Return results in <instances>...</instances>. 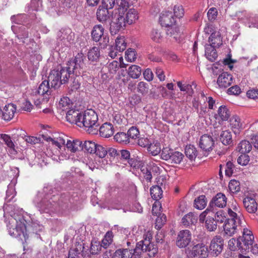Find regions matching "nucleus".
Here are the masks:
<instances>
[{
	"mask_svg": "<svg viewBox=\"0 0 258 258\" xmlns=\"http://www.w3.org/2000/svg\"><path fill=\"white\" fill-rule=\"evenodd\" d=\"M7 226L9 234L19 239L22 243L26 242L28 239V233H35L40 229L38 224L26 219L24 216L9 218Z\"/></svg>",
	"mask_w": 258,
	"mask_h": 258,
	"instance_id": "1",
	"label": "nucleus"
},
{
	"mask_svg": "<svg viewBox=\"0 0 258 258\" xmlns=\"http://www.w3.org/2000/svg\"><path fill=\"white\" fill-rule=\"evenodd\" d=\"M138 19V12L134 9H129L126 14L121 13L120 12L118 14H115L112 16V20L110 23L111 34H116L122 28L125 26L126 24H132Z\"/></svg>",
	"mask_w": 258,
	"mask_h": 258,
	"instance_id": "2",
	"label": "nucleus"
},
{
	"mask_svg": "<svg viewBox=\"0 0 258 258\" xmlns=\"http://www.w3.org/2000/svg\"><path fill=\"white\" fill-rule=\"evenodd\" d=\"M80 118L81 120L78 122V126L84 127L89 134H97L99 124L98 122V115L94 110H85L82 113Z\"/></svg>",
	"mask_w": 258,
	"mask_h": 258,
	"instance_id": "3",
	"label": "nucleus"
},
{
	"mask_svg": "<svg viewBox=\"0 0 258 258\" xmlns=\"http://www.w3.org/2000/svg\"><path fill=\"white\" fill-rule=\"evenodd\" d=\"M235 211L228 209L227 212L230 217L225 222L223 226L224 235L232 236L237 231V227L241 224V216L238 209L235 207Z\"/></svg>",
	"mask_w": 258,
	"mask_h": 258,
	"instance_id": "4",
	"label": "nucleus"
},
{
	"mask_svg": "<svg viewBox=\"0 0 258 258\" xmlns=\"http://www.w3.org/2000/svg\"><path fill=\"white\" fill-rule=\"evenodd\" d=\"M133 249L132 253L134 255L142 257L143 252H147L150 257L154 256L158 252V247L151 242L149 237L145 238L143 240L136 243V247Z\"/></svg>",
	"mask_w": 258,
	"mask_h": 258,
	"instance_id": "5",
	"label": "nucleus"
},
{
	"mask_svg": "<svg viewBox=\"0 0 258 258\" xmlns=\"http://www.w3.org/2000/svg\"><path fill=\"white\" fill-rule=\"evenodd\" d=\"M57 199V196L47 195L38 203L37 206L41 212L50 213L55 210Z\"/></svg>",
	"mask_w": 258,
	"mask_h": 258,
	"instance_id": "6",
	"label": "nucleus"
},
{
	"mask_svg": "<svg viewBox=\"0 0 258 258\" xmlns=\"http://www.w3.org/2000/svg\"><path fill=\"white\" fill-rule=\"evenodd\" d=\"M254 236L251 231L247 228H244L242 236L238 238L237 246L241 252L247 251L253 243Z\"/></svg>",
	"mask_w": 258,
	"mask_h": 258,
	"instance_id": "7",
	"label": "nucleus"
},
{
	"mask_svg": "<svg viewBox=\"0 0 258 258\" xmlns=\"http://www.w3.org/2000/svg\"><path fill=\"white\" fill-rule=\"evenodd\" d=\"M184 155L180 152L174 151L173 150L164 148L161 154V159L169 163L179 164L183 160Z\"/></svg>",
	"mask_w": 258,
	"mask_h": 258,
	"instance_id": "8",
	"label": "nucleus"
},
{
	"mask_svg": "<svg viewBox=\"0 0 258 258\" xmlns=\"http://www.w3.org/2000/svg\"><path fill=\"white\" fill-rule=\"evenodd\" d=\"M185 253L188 258L199 256L200 258H206L208 256V247L204 243H198L191 248L188 247L185 249Z\"/></svg>",
	"mask_w": 258,
	"mask_h": 258,
	"instance_id": "9",
	"label": "nucleus"
},
{
	"mask_svg": "<svg viewBox=\"0 0 258 258\" xmlns=\"http://www.w3.org/2000/svg\"><path fill=\"white\" fill-rule=\"evenodd\" d=\"M86 59V56L82 52L78 53L75 57L74 59H71L68 61V64L70 66V69H73L77 73L78 72V76L82 73L87 71L88 69L86 68L84 61Z\"/></svg>",
	"mask_w": 258,
	"mask_h": 258,
	"instance_id": "10",
	"label": "nucleus"
},
{
	"mask_svg": "<svg viewBox=\"0 0 258 258\" xmlns=\"http://www.w3.org/2000/svg\"><path fill=\"white\" fill-rule=\"evenodd\" d=\"M191 233L188 230L180 231L176 239V245L179 248H185L191 241Z\"/></svg>",
	"mask_w": 258,
	"mask_h": 258,
	"instance_id": "11",
	"label": "nucleus"
},
{
	"mask_svg": "<svg viewBox=\"0 0 258 258\" xmlns=\"http://www.w3.org/2000/svg\"><path fill=\"white\" fill-rule=\"evenodd\" d=\"M223 247L224 239L221 236L216 235L211 240L209 248L213 255L218 256L222 252Z\"/></svg>",
	"mask_w": 258,
	"mask_h": 258,
	"instance_id": "12",
	"label": "nucleus"
},
{
	"mask_svg": "<svg viewBox=\"0 0 258 258\" xmlns=\"http://www.w3.org/2000/svg\"><path fill=\"white\" fill-rule=\"evenodd\" d=\"M199 146L205 153H208L213 149L214 141L211 136L204 135L201 137Z\"/></svg>",
	"mask_w": 258,
	"mask_h": 258,
	"instance_id": "13",
	"label": "nucleus"
},
{
	"mask_svg": "<svg viewBox=\"0 0 258 258\" xmlns=\"http://www.w3.org/2000/svg\"><path fill=\"white\" fill-rule=\"evenodd\" d=\"M159 21L162 26L170 27L176 22V19L170 11L163 12L159 18Z\"/></svg>",
	"mask_w": 258,
	"mask_h": 258,
	"instance_id": "14",
	"label": "nucleus"
},
{
	"mask_svg": "<svg viewBox=\"0 0 258 258\" xmlns=\"http://www.w3.org/2000/svg\"><path fill=\"white\" fill-rule=\"evenodd\" d=\"M227 198L221 192L218 193L212 200L209 204V208L214 210V207L223 208L226 206Z\"/></svg>",
	"mask_w": 258,
	"mask_h": 258,
	"instance_id": "15",
	"label": "nucleus"
},
{
	"mask_svg": "<svg viewBox=\"0 0 258 258\" xmlns=\"http://www.w3.org/2000/svg\"><path fill=\"white\" fill-rule=\"evenodd\" d=\"M58 77H60V83L64 84L68 82L69 78H70V75L73 73L76 76H78V72L74 71L73 69H70V66L67 64L66 68L60 67V69H58Z\"/></svg>",
	"mask_w": 258,
	"mask_h": 258,
	"instance_id": "16",
	"label": "nucleus"
},
{
	"mask_svg": "<svg viewBox=\"0 0 258 258\" xmlns=\"http://www.w3.org/2000/svg\"><path fill=\"white\" fill-rule=\"evenodd\" d=\"M217 84L220 88H227L233 82V77L231 74L223 72L220 75L217 79Z\"/></svg>",
	"mask_w": 258,
	"mask_h": 258,
	"instance_id": "17",
	"label": "nucleus"
},
{
	"mask_svg": "<svg viewBox=\"0 0 258 258\" xmlns=\"http://www.w3.org/2000/svg\"><path fill=\"white\" fill-rule=\"evenodd\" d=\"M16 111V106L14 104H8L4 108L2 112V117L6 121H10L14 116Z\"/></svg>",
	"mask_w": 258,
	"mask_h": 258,
	"instance_id": "18",
	"label": "nucleus"
},
{
	"mask_svg": "<svg viewBox=\"0 0 258 258\" xmlns=\"http://www.w3.org/2000/svg\"><path fill=\"white\" fill-rule=\"evenodd\" d=\"M243 205L249 213H254L257 210V204L251 196H247L243 200Z\"/></svg>",
	"mask_w": 258,
	"mask_h": 258,
	"instance_id": "19",
	"label": "nucleus"
},
{
	"mask_svg": "<svg viewBox=\"0 0 258 258\" xmlns=\"http://www.w3.org/2000/svg\"><path fill=\"white\" fill-rule=\"evenodd\" d=\"M73 34L70 29L60 31L57 33L58 39L65 46H68L72 40Z\"/></svg>",
	"mask_w": 258,
	"mask_h": 258,
	"instance_id": "20",
	"label": "nucleus"
},
{
	"mask_svg": "<svg viewBox=\"0 0 258 258\" xmlns=\"http://www.w3.org/2000/svg\"><path fill=\"white\" fill-rule=\"evenodd\" d=\"M60 77H58V70H52L48 77V80L49 84H51V88L54 89L58 88L61 84L60 80Z\"/></svg>",
	"mask_w": 258,
	"mask_h": 258,
	"instance_id": "21",
	"label": "nucleus"
},
{
	"mask_svg": "<svg viewBox=\"0 0 258 258\" xmlns=\"http://www.w3.org/2000/svg\"><path fill=\"white\" fill-rule=\"evenodd\" d=\"M82 113L79 110L75 109H69L66 113V119L67 121L71 123H75L78 125V123L81 120V115Z\"/></svg>",
	"mask_w": 258,
	"mask_h": 258,
	"instance_id": "22",
	"label": "nucleus"
},
{
	"mask_svg": "<svg viewBox=\"0 0 258 258\" xmlns=\"http://www.w3.org/2000/svg\"><path fill=\"white\" fill-rule=\"evenodd\" d=\"M97 20L102 23L106 22L110 17V12L106 8L100 6L97 11Z\"/></svg>",
	"mask_w": 258,
	"mask_h": 258,
	"instance_id": "23",
	"label": "nucleus"
},
{
	"mask_svg": "<svg viewBox=\"0 0 258 258\" xmlns=\"http://www.w3.org/2000/svg\"><path fill=\"white\" fill-rule=\"evenodd\" d=\"M99 130L100 136L104 138L110 137L114 133L113 126L110 123L106 122L103 124L99 127Z\"/></svg>",
	"mask_w": 258,
	"mask_h": 258,
	"instance_id": "24",
	"label": "nucleus"
},
{
	"mask_svg": "<svg viewBox=\"0 0 258 258\" xmlns=\"http://www.w3.org/2000/svg\"><path fill=\"white\" fill-rule=\"evenodd\" d=\"M16 134L18 136H20L23 139H25V141L27 143L31 144H36L39 143L41 142V139L40 138H37L32 136H26L25 135L26 132L22 130H17Z\"/></svg>",
	"mask_w": 258,
	"mask_h": 258,
	"instance_id": "25",
	"label": "nucleus"
},
{
	"mask_svg": "<svg viewBox=\"0 0 258 258\" xmlns=\"http://www.w3.org/2000/svg\"><path fill=\"white\" fill-rule=\"evenodd\" d=\"M209 42L211 46L215 47H219L222 44L221 35L218 32H215L211 34L209 38Z\"/></svg>",
	"mask_w": 258,
	"mask_h": 258,
	"instance_id": "26",
	"label": "nucleus"
},
{
	"mask_svg": "<svg viewBox=\"0 0 258 258\" xmlns=\"http://www.w3.org/2000/svg\"><path fill=\"white\" fill-rule=\"evenodd\" d=\"M104 29L101 25H96L94 26L91 32L93 40L96 42L99 41L103 36Z\"/></svg>",
	"mask_w": 258,
	"mask_h": 258,
	"instance_id": "27",
	"label": "nucleus"
},
{
	"mask_svg": "<svg viewBox=\"0 0 258 258\" xmlns=\"http://www.w3.org/2000/svg\"><path fill=\"white\" fill-rule=\"evenodd\" d=\"M198 220V215L190 212L185 215L182 219V223L185 226L195 225Z\"/></svg>",
	"mask_w": 258,
	"mask_h": 258,
	"instance_id": "28",
	"label": "nucleus"
},
{
	"mask_svg": "<svg viewBox=\"0 0 258 258\" xmlns=\"http://www.w3.org/2000/svg\"><path fill=\"white\" fill-rule=\"evenodd\" d=\"M216 48L209 44L205 46V56L212 62L214 61L218 56Z\"/></svg>",
	"mask_w": 258,
	"mask_h": 258,
	"instance_id": "29",
	"label": "nucleus"
},
{
	"mask_svg": "<svg viewBox=\"0 0 258 258\" xmlns=\"http://www.w3.org/2000/svg\"><path fill=\"white\" fill-rule=\"evenodd\" d=\"M230 116V112L225 106H221L218 110V114H215V118L217 119L219 117L221 120L226 121Z\"/></svg>",
	"mask_w": 258,
	"mask_h": 258,
	"instance_id": "30",
	"label": "nucleus"
},
{
	"mask_svg": "<svg viewBox=\"0 0 258 258\" xmlns=\"http://www.w3.org/2000/svg\"><path fill=\"white\" fill-rule=\"evenodd\" d=\"M148 151L153 156L158 155L161 152V145L157 141L151 142L147 148Z\"/></svg>",
	"mask_w": 258,
	"mask_h": 258,
	"instance_id": "31",
	"label": "nucleus"
},
{
	"mask_svg": "<svg viewBox=\"0 0 258 258\" xmlns=\"http://www.w3.org/2000/svg\"><path fill=\"white\" fill-rule=\"evenodd\" d=\"M237 149L241 153H247L252 149L251 143L247 140L241 141L238 145Z\"/></svg>",
	"mask_w": 258,
	"mask_h": 258,
	"instance_id": "32",
	"label": "nucleus"
},
{
	"mask_svg": "<svg viewBox=\"0 0 258 258\" xmlns=\"http://www.w3.org/2000/svg\"><path fill=\"white\" fill-rule=\"evenodd\" d=\"M141 68L137 65H132L128 69V74L133 79H138L141 76Z\"/></svg>",
	"mask_w": 258,
	"mask_h": 258,
	"instance_id": "33",
	"label": "nucleus"
},
{
	"mask_svg": "<svg viewBox=\"0 0 258 258\" xmlns=\"http://www.w3.org/2000/svg\"><path fill=\"white\" fill-rule=\"evenodd\" d=\"M100 56V51L97 47H93L88 52V58L89 61L94 62H97Z\"/></svg>",
	"mask_w": 258,
	"mask_h": 258,
	"instance_id": "34",
	"label": "nucleus"
},
{
	"mask_svg": "<svg viewBox=\"0 0 258 258\" xmlns=\"http://www.w3.org/2000/svg\"><path fill=\"white\" fill-rule=\"evenodd\" d=\"M220 140L223 145H230L232 142L231 132L227 130L222 131L220 135Z\"/></svg>",
	"mask_w": 258,
	"mask_h": 258,
	"instance_id": "35",
	"label": "nucleus"
},
{
	"mask_svg": "<svg viewBox=\"0 0 258 258\" xmlns=\"http://www.w3.org/2000/svg\"><path fill=\"white\" fill-rule=\"evenodd\" d=\"M72 106V102L68 97L60 99L58 103V108L62 111H67Z\"/></svg>",
	"mask_w": 258,
	"mask_h": 258,
	"instance_id": "36",
	"label": "nucleus"
},
{
	"mask_svg": "<svg viewBox=\"0 0 258 258\" xmlns=\"http://www.w3.org/2000/svg\"><path fill=\"white\" fill-rule=\"evenodd\" d=\"M207 200L206 196L204 195H201L195 200L194 206L197 209L202 210L205 208L207 205Z\"/></svg>",
	"mask_w": 258,
	"mask_h": 258,
	"instance_id": "37",
	"label": "nucleus"
},
{
	"mask_svg": "<svg viewBox=\"0 0 258 258\" xmlns=\"http://www.w3.org/2000/svg\"><path fill=\"white\" fill-rule=\"evenodd\" d=\"M51 89V87L49 84V81L44 80L39 85L37 93L39 95H43L45 94H48L49 92V90Z\"/></svg>",
	"mask_w": 258,
	"mask_h": 258,
	"instance_id": "38",
	"label": "nucleus"
},
{
	"mask_svg": "<svg viewBox=\"0 0 258 258\" xmlns=\"http://www.w3.org/2000/svg\"><path fill=\"white\" fill-rule=\"evenodd\" d=\"M185 154L188 158L192 161L196 159L197 156V150L193 145H189L186 146Z\"/></svg>",
	"mask_w": 258,
	"mask_h": 258,
	"instance_id": "39",
	"label": "nucleus"
},
{
	"mask_svg": "<svg viewBox=\"0 0 258 258\" xmlns=\"http://www.w3.org/2000/svg\"><path fill=\"white\" fill-rule=\"evenodd\" d=\"M163 191L158 185L153 186L150 188V194L152 198L155 200H158L162 198Z\"/></svg>",
	"mask_w": 258,
	"mask_h": 258,
	"instance_id": "40",
	"label": "nucleus"
},
{
	"mask_svg": "<svg viewBox=\"0 0 258 258\" xmlns=\"http://www.w3.org/2000/svg\"><path fill=\"white\" fill-rule=\"evenodd\" d=\"M84 248V247L82 246L81 244H78V247L74 249H71L69 251L68 258H79V256L78 254H80L81 251L83 252V256H84L85 257L88 258V257H89V255L86 256L85 255H84V252L83 251Z\"/></svg>",
	"mask_w": 258,
	"mask_h": 258,
	"instance_id": "41",
	"label": "nucleus"
},
{
	"mask_svg": "<svg viewBox=\"0 0 258 258\" xmlns=\"http://www.w3.org/2000/svg\"><path fill=\"white\" fill-rule=\"evenodd\" d=\"M114 139L116 142L122 144H127L130 143V141L128 136H127V134L124 132H119L117 133L114 137Z\"/></svg>",
	"mask_w": 258,
	"mask_h": 258,
	"instance_id": "42",
	"label": "nucleus"
},
{
	"mask_svg": "<svg viewBox=\"0 0 258 258\" xmlns=\"http://www.w3.org/2000/svg\"><path fill=\"white\" fill-rule=\"evenodd\" d=\"M151 165H147V166H142L141 169L144 179L148 182H151L152 179V175L151 171Z\"/></svg>",
	"mask_w": 258,
	"mask_h": 258,
	"instance_id": "43",
	"label": "nucleus"
},
{
	"mask_svg": "<svg viewBox=\"0 0 258 258\" xmlns=\"http://www.w3.org/2000/svg\"><path fill=\"white\" fill-rule=\"evenodd\" d=\"M217 223L214 218L208 217L205 221V227L209 231H214L217 229Z\"/></svg>",
	"mask_w": 258,
	"mask_h": 258,
	"instance_id": "44",
	"label": "nucleus"
},
{
	"mask_svg": "<svg viewBox=\"0 0 258 258\" xmlns=\"http://www.w3.org/2000/svg\"><path fill=\"white\" fill-rule=\"evenodd\" d=\"M240 120L239 117L237 116H233L230 119V125L233 132L235 133L242 127V124L240 123Z\"/></svg>",
	"mask_w": 258,
	"mask_h": 258,
	"instance_id": "45",
	"label": "nucleus"
},
{
	"mask_svg": "<svg viewBox=\"0 0 258 258\" xmlns=\"http://www.w3.org/2000/svg\"><path fill=\"white\" fill-rule=\"evenodd\" d=\"M96 145L97 144L94 142L86 141L82 145V150L91 154L94 153L95 149H96V148H95Z\"/></svg>",
	"mask_w": 258,
	"mask_h": 258,
	"instance_id": "46",
	"label": "nucleus"
},
{
	"mask_svg": "<svg viewBox=\"0 0 258 258\" xmlns=\"http://www.w3.org/2000/svg\"><path fill=\"white\" fill-rule=\"evenodd\" d=\"M101 245L100 241L93 240L91 243L90 252L92 254H97L101 250Z\"/></svg>",
	"mask_w": 258,
	"mask_h": 258,
	"instance_id": "47",
	"label": "nucleus"
},
{
	"mask_svg": "<svg viewBox=\"0 0 258 258\" xmlns=\"http://www.w3.org/2000/svg\"><path fill=\"white\" fill-rule=\"evenodd\" d=\"M151 39L154 42L159 43L163 39V35L160 30L153 29L150 35Z\"/></svg>",
	"mask_w": 258,
	"mask_h": 258,
	"instance_id": "48",
	"label": "nucleus"
},
{
	"mask_svg": "<svg viewBox=\"0 0 258 258\" xmlns=\"http://www.w3.org/2000/svg\"><path fill=\"white\" fill-rule=\"evenodd\" d=\"M115 47L118 52H122L126 47V44L123 37H117L115 40Z\"/></svg>",
	"mask_w": 258,
	"mask_h": 258,
	"instance_id": "49",
	"label": "nucleus"
},
{
	"mask_svg": "<svg viewBox=\"0 0 258 258\" xmlns=\"http://www.w3.org/2000/svg\"><path fill=\"white\" fill-rule=\"evenodd\" d=\"M230 191L232 193H237L240 190V183L238 180H231L228 185Z\"/></svg>",
	"mask_w": 258,
	"mask_h": 258,
	"instance_id": "50",
	"label": "nucleus"
},
{
	"mask_svg": "<svg viewBox=\"0 0 258 258\" xmlns=\"http://www.w3.org/2000/svg\"><path fill=\"white\" fill-rule=\"evenodd\" d=\"M166 33L167 35L173 37L174 39L177 40L179 36V31L178 28L176 27H168Z\"/></svg>",
	"mask_w": 258,
	"mask_h": 258,
	"instance_id": "51",
	"label": "nucleus"
},
{
	"mask_svg": "<svg viewBox=\"0 0 258 258\" xmlns=\"http://www.w3.org/2000/svg\"><path fill=\"white\" fill-rule=\"evenodd\" d=\"M137 92L142 95H146L148 93L149 85L144 82H140L137 86Z\"/></svg>",
	"mask_w": 258,
	"mask_h": 258,
	"instance_id": "52",
	"label": "nucleus"
},
{
	"mask_svg": "<svg viewBox=\"0 0 258 258\" xmlns=\"http://www.w3.org/2000/svg\"><path fill=\"white\" fill-rule=\"evenodd\" d=\"M121 258H132V249H129L128 248H122L117 249Z\"/></svg>",
	"mask_w": 258,
	"mask_h": 258,
	"instance_id": "53",
	"label": "nucleus"
},
{
	"mask_svg": "<svg viewBox=\"0 0 258 258\" xmlns=\"http://www.w3.org/2000/svg\"><path fill=\"white\" fill-rule=\"evenodd\" d=\"M228 218L226 217L225 213L222 210H220L216 213L215 215V220L217 223H222L226 222Z\"/></svg>",
	"mask_w": 258,
	"mask_h": 258,
	"instance_id": "54",
	"label": "nucleus"
},
{
	"mask_svg": "<svg viewBox=\"0 0 258 258\" xmlns=\"http://www.w3.org/2000/svg\"><path fill=\"white\" fill-rule=\"evenodd\" d=\"M127 136H128L130 140L131 139H136L138 138L139 136V131L136 127L132 126L128 130Z\"/></svg>",
	"mask_w": 258,
	"mask_h": 258,
	"instance_id": "55",
	"label": "nucleus"
},
{
	"mask_svg": "<svg viewBox=\"0 0 258 258\" xmlns=\"http://www.w3.org/2000/svg\"><path fill=\"white\" fill-rule=\"evenodd\" d=\"M166 222V216L163 214H160V216H159L156 219L155 228L157 230H160Z\"/></svg>",
	"mask_w": 258,
	"mask_h": 258,
	"instance_id": "56",
	"label": "nucleus"
},
{
	"mask_svg": "<svg viewBox=\"0 0 258 258\" xmlns=\"http://www.w3.org/2000/svg\"><path fill=\"white\" fill-rule=\"evenodd\" d=\"M95 148L96 149H95L94 153H95L100 158H104L107 155V151H106V149L101 145L97 144Z\"/></svg>",
	"mask_w": 258,
	"mask_h": 258,
	"instance_id": "57",
	"label": "nucleus"
},
{
	"mask_svg": "<svg viewBox=\"0 0 258 258\" xmlns=\"http://www.w3.org/2000/svg\"><path fill=\"white\" fill-rule=\"evenodd\" d=\"M1 139L5 142V144L11 150L15 151V145L9 135L2 134L1 135Z\"/></svg>",
	"mask_w": 258,
	"mask_h": 258,
	"instance_id": "58",
	"label": "nucleus"
},
{
	"mask_svg": "<svg viewBox=\"0 0 258 258\" xmlns=\"http://www.w3.org/2000/svg\"><path fill=\"white\" fill-rule=\"evenodd\" d=\"M173 15L175 19L182 18L184 15V10L181 5H175L173 8Z\"/></svg>",
	"mask_w": 258,
	"mask_h": 258,
	"instance_id": "59",
	"label": "nucleus"
},
{
	"mask_svg": "<svg viewBox=\"0 0 258 258\" xmlns=\"http://www.w3.org/2000/svg\"><path fill=\"white\" fill-rule=\"evenodd\" d=\"M125 58L128 61H134L136 58V53L134 49L130 48L125 51Z\"/></svg>",
	"mask_w": 258,
	"mask_h": 258,
	"instance_id": "60",
	"label": "nucleus"
},
{
	"mask_svg": "<svg viewBox=\"0 0 258 258\" xmlns=\"http://www.w3.org/2000/svg\"><path fill=\"white\" fill-rule=\"evenodd\" d=\"M118 0H102V6L107 9H112L115 5L118 4Z\"/></svg>",
	"mask_w": 258,
	"mask_h": 258,
	"instance_id": "61",
	"label": "nucleus"
},
{
	"mask_svg": "<svg viewBox=\"0 0 258 258\" xmlns=\"http://www.w3.org/2000/svg\"><path fill=\"white\" fill-rule=\"evenodd\" d=\"M234 168V165L232 162L231 161L227 162L225 166L224 167L226 175L228 177L231 176L233 173Z\"/></svg>",
	"mask_w": 258,
	"mask_h": 258,
	"instance_id": "62",
	"label": "nucleus"
},
{
	"mask_svg": "<svg viewBox=\"0 0 258 258\" xmlns=\"http://www.w3.org/2000/svg\"><path fill=\"white\" fill-rule=\"evenodd\" d=\"M249 161V157L245 153H242L237 159V162L239 164L245 166L247 165Z\"/></svg>",
	"mask_w": 258,
	"mask_h": 258,
	"instance_id": "63",
	"label": "nucleus"
},
{
	"mask_svg": "<svg viewBox=\"0 0 258 258\" xmlns=\"http://www.w3.org/2000/svg\"><path fill=\"white\" fill-rule=\"evenodd\" d=\"M119 67L118 62L116 60H113L108 64V71L110 74H114L118 70Z\"/></svg>",
	"mask_w": 258,
	"mask_h": 258,
	"instance_id": "64",
	"label": "nucleus"
}]
</instances>
